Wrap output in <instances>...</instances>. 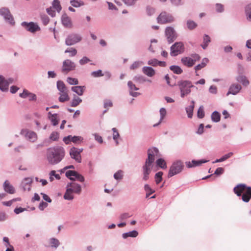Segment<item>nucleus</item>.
<instances>
[{"label": "nucleus", "mask_w": 251, "mask_h": 251, "mask_svg": "<svg viewBox=\"0 0 251 251\" xmlns=\"http://www.w3.org/2000/svg\"><path fill=\"white\" fill-rule=\"evenodd\" d=\"M158 150L156 148L149 149L148 151V158L146 160L145 163L143 166V179L147 181L149 178V175L151 173L152 163L154 161V156L157 155Z\"/></svg>", "instance_id": "nucleus-1"}, {"label": "nucleus", "mask_w": 251, "mask_h": 251, "mask_svg": "<svg viewBox=\"0 0 251 251\" xmlns=\"http://www.w3.org/2000/svg\"><path fill=\"white\" fill-rule=\"evenodd\" d=\"M65 152L62 147L50 148L48 150L47 157L49 163L55 164L59 163L64 157Z\"/></svg>", "instance_id": "nucleus-2"}, {"label": "nucleus", "mask_w": 251, "mask_h": 251, "mask_svg": "<svg viewBox=\"0 0 251 251\" xmlns=\"http://www.w3.org/2000/svg\"><path fill=\"white\" fill-rule=\"evenodd\" d=\"M57 87L59 91V101L61 102L68 101L70 100L68 95V90L63 81H58L57 82Z\"/></svg>", "instance_id": "nucleus-3"}, {"label": "nucleus", "mask_w": 251, "mask_h": 251, "mask_svg": "<svg viewBox=\"0 0 251 251\" xmlns=\"http://www.w3.org/2000/svg\"><path fill=\"white\" fill-rule=\"evenodd\" d=\"M201 59L200 56L198 54H193L190 56L183 57L181 59V63L185 66L190 68L195 64L196 62Z\"/></svg>", "instance_id": "nucleus-4"}, {"label": "nucleus", "mask_w": 251, "mask_h": 251, "mask_svg": "<svg viewBox=\"0 0 251 251\" xmlns=\"http://www.w3.org/2000/svg\"><path fill=\"white\" fill-rule=\"evenodd\" d=\"M181 93V97L184 98L191 92V88L193 87L191 81L187 80L180 81L178 82Z\"/></svg>", "instance_id": "nucleus-5"}, {"label": "nucleus", "mask_w": 251, "mask_h": 251, "mask_svg": "<svg viewBox=\"0 0 251 251\" xmlns=\"http://www.w3.org/2000/svg\"><path fill=\"white\" fill-rule=\"evenodd\" d=\"M183 167V162L180 160H177L175 162L170 169L168 176L172 177L179 173L182 170Z\"/></svg>", "instance_id": "nucleus-6"}, {"label": "nucleus", "mask_w": 251, "mask_h": 251, "mask_svg": "<svg viewBox=\"0 0 251 251\" xmlns=\"http://www.w3.org/2000/svg\"><path fill=\"white\" fill-rule=\"evenodd\" d=\"M184 50V45L181 42H176L171 47L170 54L175 56L182 53Z\"/></svg>", "instance_id": "nucleus-7"}, {"label": "nucleus", "mask_w": 251, "mask_h": 251, "mask_svg": "<svg viewBox=\"0 0 251 251\" xmlns=\"http://www.w3.org/2000/svg\"><path fill=\"white\" fill-rule=\"evenodd\" d=\"M81 40L82 37L79 34L72 33L67 36L65 43L67 46H72L80 42Z\"/></svg>", "instance_id": "nucleus-8"}, {"label": "nucleus", "mask_w": 251, "mask_h": 251, "mask_svg": "<svg viewBox=\"0 0 251 251\" xmlns=\"http://www.w3.org/2000/svg\"><path fill=\"white\" fill-rule=\"evenodd\" d=\"M158 23L164 24L174 21L173 17L166 12H161L157 18Z\"/></svg>", "instance_id": "nucleus-9"}, {"label": "nucleus", "mask_w": 251, "mask_h": 251, "mask_svg": "<svg viewBox=\"0 0 251 251\" xmlns=\"http://www.w3.org/2000/svg\"><path fill=\"white\" fill-rule=\"evenodd\" d=\"M75 68V63L70 59H66L63 62L62 72L65 73L74 70Z\"/></svg>", "instance_id": "nucleus-10"}, {"label": "nucleus", "mask_w": 251, "mask_h": 251, "mask_svg": "<svg viewBox=\"0 0 251 251\" xmlns=\"http://www.w3.org/2000/svg\"><path fill=\"white\" fill-rule=\"evenodd\" d=\"M66 176L72 180H77L80 182L84 181V177L75 171H68L66 173Z\"/></svg>", "instance_id": "nucleus-11"}, {"label": "nucleus", "mask_w": 251, "mask_h": 251, "mask_svg": "<svg viewBox=\"0 0 251 251\" xmlns=\"http://www.w3.org/2000/svg\"><path fill=\"white\" fill-rule=\"evenodd\" d=\"M21 134L24 136L27 139L32 142L36 141L37 139V135L35 132L26 129H22L21 131Z\"/></svg>", "instance_id": "nucleus-12"}, {"label": "nucleus", "mask_w": 251, "mask_h": 251, "mask_svg": "<svg viewBox=\"0 0 251 251\" xmlns=\"http://www.w3.org/2000/svg\"><path fill=\"white\" fill-rule=\"evenodd\" d=\"M0 15L2 16L10 24H13L14 23L13 18L8 8L3 7L0 9Z\"/></svg>", "instance_id": "nucleus-13"}, {"label": "nucleus", "mask_w": 251, "mask_h": 251, "mask_svg": "<svg viewBox=\"0 0 251 251\" xmlns=\"http://www.w3.org/2000/svg\"><path fill=\"white\" fill-rule=\"evenodd\" d=\"M22 25L27 31L30 32L34 33L40 30V28L38 25L33 22L29 23L23 22Z\"/></svg>", "instance_id": "nucleus-14"}, {"label": "nucleus", "mask_w": 251, "mask_h": 251, "mask_svg": "<svg viewBox=\"0 0 251 251\" xmlns=\"http://www.w3.org/2000/svg\"><path fill=\"white\" fill-rule=\"evenodd\" d=\"M81 151L82 150H79L74 147L71 149L70 154L72 158L75 159L78 162H80L81 158L80 153Z\"/></svg>", "instance_id": "nucleus-15"}, {"label": "nucleus", "mask_w": 251, "mask_h": 251, "mask_svg": "<svg viewBox=\"0 0 251 251\" xmlns=\"http://www.w3.org/2000/svg\"><path fill=\"white\" fill-rule=\"evenodd\" d=\"M165 33L169 43L173 42L176 37L174 28L171 27H168L166 28Z\"/></svg>", "instance_id": "nucleus-16"}, {"label": "nucleus", "mask_w": 251, "mask_h": 251, "mask_svg": "<svg viewBox=\"0 0 251 251\" xmlns=\"http://www.w3.org/2000/svg\"><path fill=\"white\" fill-rule=\"evenodd\" d=\"M83 138L81 136H72L71 135L65 137L63 139L64 142L68 144L71 141L75 143H78L82 142Z\"/></svg>", "instance_id": "nucleus-17"}, {"label": "nucleus", "mask_w": 251, "mask_h": 251, "mask_svg": "<svg viewBox=\"0 0 251 251\" xmlns=\"http://www.w3.org/2000/svg\"><path fill=\"white\" fill-rule=\"evenodd\" d=\"M12 82L11 79H9L8 81L2 75H0V89L2 91H7L9 84Z\"/></svg>", "instance_id": "nucleus-18"}, {"label": "nucleus", "mask_w": 251, "mask_h": 251, "mask_svg": "<svg viewBox=\"0 0 251 251\" xmlns=\"http://www.w3.org/2000/svg\"><path fill=\"white\" fill-rule=\"evenodd\" d=\"M248 187L243 184L237 185L234 188V192L238 196H241L243 192H245Z\"/></svg>", "instance_id": "nucleus-19"}, {"label": "nucleus", "mask_w": 251, "mask_h": 251, "mask_svg": "<svg viewBox=\"0 0 251 251\" xmlns=\"http://www.w3.org/2000/svg\"><path fill=\"white\" fill-rule=\"evenodd\" d=\"M67 187H69V188H70L73 193L80 194L81 191V186L74 182L68 184Z\"/></svg>", "instance_id": "nucleus-20"}, {"label": "nucleus", "mask_w": 251, "mask_h": 251, "mask_svg": "<svg viewBox=\"0 0 251 251\" xmlns=\"http://www.w3.org/2000/svg\"><path fill=\"white\" fill-rule=\"evenodd\" d=\"M208 161L202 159L200 160H192V162H186V165L188 168H192L198 166H200L202 163L207 162Z\"/></svg>", "instance_id": "nucleus-21"}, {"label": "nucleus", "mask_w": 251, "mask_h": 251, "mask_svg": "<svg viewBox=\"0 0 251 251\" xmlns=\"http://www.w3.org/2000/svg\"><path fill=\"white\" fill-rule=\"evenodd\" d=\"M3 189L6 192L10 194H13L15 192L14 187L10 183L9 181L8 180H6L4 182Z\"/></svg>", "instance_id": "nucleus-22"}, {"label": "nucleus", "mask_w": 251, "mask_h": 251, "mask_svg": "<svg viewBox=\"0 0 251 251\" xmlns=\"http://www.w3.org/2000/svg\"><path fill=\"white\" fill-rule=\"evenodd\" d=\"M241 89V86L238 84H232L229 88V91L227 95H228L229 94L233 95H236L237 94Z\"/></svg>", "instance_id": "nucleus-23"}, {"label": "nucleus", "mask_w": 251, "mask_h": 251, "mask_svg": "<svg viewBox=\"0 0 251 251\" xmlns=\"http://www.w3.org/2000/svg\"><path fill=\"white\" fill-rule=\"evenodd\" d=\"M251 198V187H248L247 190L242 196V200L245 202H249Z\"/></svg>", "instance_id": "nucleus-24"}, {"label": "nucleus", "mask_w": 251, "mask_h": 251, "mask_svg": "<svg viewBox=\"0 0 251 251\" xmlns=\"http://www.w3.org/2000/svg\"><path fill=\"white\" fill-rule=\"evenodd\" d=\"M84 86H76L71 88V90L79 96H82L85 91Z\"/></svg>", "instance_id": "nucleus-25"}, {"label": "nucleus", "mask_w": 251, "mask_h": 251, "mask_svg": "<svg viewBox=\"0 0 251 251\" xmlns=\"http://www.w3.org/2000/svg\"><path fill=\"white\" fill-rule=\"evenodd\" d=\"M127 84L130 90V94L132 96L137 97L140 94L139 93L133 92V91L138 90L139 88L136 87L131 81H129Z\"/></svg>", "instance_id": "nucleus-26"}, {"label": "nucleus", "mask_w": 251, "mask_h": 251, "mask_svg": "<svg viewBox=\"0 0 251 251\" xmlns=\"http://www.w3.org/2000/svg\"><path fill=\"white\" fill-rule=\"evenodd\" d=\"M142 71L144 74L150 77H152L155 75V71L150 67H143Z\"/></svg>", "instance_id": "nucleus-27"}, {"label": "nucleus", "mask_w": 251, "mask_h": 251, "mask_svg": "<svg viewBox=\"0 0 251 251\" xmlns=\"http://www.w3.org/2000/svg\"><path fill=\"white\" fill-rule=\"evenodd\" d=\"M62 22L63 25L67 27L70 28L72 26L70 18L66 15L62 16Z\"/></svg>", "instance_id": "nucleus-28"}, {"label": "nucleus", "mask_w": 251, "mask_h": 251, "mask_svg": "<svg viewBox=\"0 0 251 251\" xmlns=\"http://www.w3.org/2000/svg\"><path fill=\"white\" fill-rule=\"evenodd\" d=\"M237 80L243 85L246 86L249 85V81L247 77L244 75H239L236 78Z\"/></svg>", "instance_id": "nucleus-29"}, {"label": "nucleus", "mask_w": 251, "mask_h": 251, "mask_svg": "<svg viewBox=\"0 0 251 251\" xmlns=\"http://www.w3.org/2000/svg\"><path fill=\"white\" fill-rule=\"evenodd\" d=\"M208 62V59L207 58H203L202 60V62L195 67V70L196 72H197L198 71H199L201 69L203 68L204 67H205Z\"/></svg>", "instance_id": "nucleus-30"}, {"label": "nucleus", "mask_w": 251, "mask_h": 251, "mask_svg": "<svg viewBox=\"0 0 251 251\" xmlns=\"http://www.w3.org/2000/svg\"><path fill=\"white\" fill-rule=\"evenodd\" d=\"M73 193V192L69 188V187H67L66 192L64 195V198L68 200H73L74 199Z\"/></svg>", "instance_id": "nucleus-31"}, {"label": "nucleus", "mask_w": 251, "mask_h": 251, "mask_svg": "<svg viewBox=\"0 0 251 251\" xmlns=\"http://www.w3.org/2000/svg\"><path fill=\"white\" fill-rule=\"evenodd\" d=\"M138 232L136 230H133L127 233L123 234V237L125 239L127 238L128 237H136L138 236Z\"/></svg>", "instance_id": "nucleus-32"}, {"label": "nucleus", "mask_w": 251, "mask_h": 251, "mask_svg": "<svg viewBox=\"0 0 251 251\" xmlns=\"http://www.w3.org/2000/svg\"><path fill=\"white\" fill-rule=\"evenodd\" d=\"M194 101H192V104L186 108V111L189 118H192L194 108Z\"/></svg>", "instance_id": "nucleus-33"}, {"label": "nucleus", "mask_w": 251, "mask_h": 251, "mask_svg": "<svg viewBox=\"0 0 251 251\" xmlns=\"http://www.w3.org/2000/svg\"><path fill=\"white\" fill-rule=\"evenodd\" d=\"M49 119L52 123L53 126H56L58 124V120L56 114H51L50 112L49 113Z\"/></svg>", "instance_id": "nucleus-34"}, {"label": "nucleus", "mask_w": 251, "mask_h": 251, "mask_svg": "<svg viewBox=\"0 0 251 251\" xmlns=\"http://www.w3.org/2000/svg\"><path fill=\"white\" fill-rule=\"evenodd\" d=\"M187 27L190 30H193L197 26V24L194 21L189 20L186 23Z\"/></svg>", "instance_id": "nucleus-35"}, {"label": "nucleus", "mask_w": 251, "mask_h": 251, "mask_svg": "<svg viewBox=\"0 0 251 251\" xmlns=\"http://www.w3.org/2000/svg\"><path fill=\"white\" fill-rule=\"evenodd\" d=\"M221 118L220 114L217 111H214L212 113L211 119L214 122H218Z\"/></svg>", "instance_id": "nucleus-36"}, {"label": "nucleus", "mask_w": 251, "mask_h": 251, "mask_svg": "<svg viewBox=\"0 0 251 251\" xmlns=\"http://www.w3.org/2000/svg\"><path fill=\"white\" fill-rule=\"evenodd\" d=\"M245 12L247 19L251 21V3L247 5L245 9Z\"/></svg>", "instance_id": "nucleus-37"}, {"label": "nucleus", "mask_w": 251, "mask_h": 251, "mask_svg": "<svg viewBox=\"0 0 251 251\" xmlns=\"http://www.w3.org/2000/svg\"><path fill=\"white\" fill-rule=\"evenodd\" d=\"M156 163L158 166L162 169H166L167 168L166 163L165 160L162 158L157 159Z\"/></svg>", "instance_id": "nucleus-38"}, {"label": "nucleus", "mask_w": 251, "mask_h": 251, "mask_svg": "<svg viewBox=\"0 0 251 251\" xmlns=\"http://www.w3.org/2000/svg\"><path fill=\"white\" fill-rule=\"evenodd\" d=\"M81 101L82 100L80 98L78 97H75L72 100L71 106L73 107H75L81 102Z\"/></svg>", "instance_id": "nucleus-39"}, {"label": "nucleus", "mask_w": 251, "mask_h": 251, "mask_svg": "<svg viewBox=\"0 0 251 251\" xmlns=\"http://www.w3.org/2000/svg\"><path fill=\"white\" fill-rule=\"evenodd\" d=\"M174 73L176 74H180L182 72V70L178 66H172L170 68Z\"/></svg>", "instance_id": "nucleus-40"}, {"label": "nucleus", "mask_w": 251, "mask_h": 251, "mask_svg": "<svg viewBox=\"0 0 251 251\" xmlns=\"http://www.w3.org/2000/svg\"><path fill=\"white\" fill-rule=\"evenodd\" d=\"M210 42V37L207 35H205L203 37V44L201 45V47L203 49H205L208 46V43Z\"/></svg>", "instance_id": "nucleus-41"}, {"label": "nucleus", "mask_w": 251, "mask_h": 251, "mask_svg": "<svg viewBox=\"0 0 251 251\" xmlns=\"http://www.w3.org/2000/svg\"><path fill=\"white\" fill-rule=\"evenodd\" d=\"M233 155V153L232 152H229L226 154H225V155H224L223 157H222L220 159H217L215 162L217 163V162H223L226 159H227L228 158H229V157H230L232 155Z\"/></svg>", "instance_id": "nucleus-42"}, {"label": "nucleus", "mask_w": 251, "mask_h": 251, "mask_svg": "<svg viewBox=\"0 0 251 251\" xmlns=\"http://www.w3.org/2000/svg\"><path fill=\"white\" fill-rule=\"evenodd\" d=\"M65 53H70V56L73 57L75 56L77 53V50L74 48H68L65 51Z\"/></svg>", "instance_id": "nucleus-43"}, {"label": "nucleus", "mask_w": 251, "mask_h": 251, "mask_svg": "<svg viewBox=\"0 0 251 251\" xmlns=\"http://www.w3.org/2000/svg\"><path fill=\"white\" fill-rule=\"evenodd\" d=\"M162 175H163V173L162 172H159L155 174V179L156 183L157 184H159L162 181Z\"/></svg>", "instance_id": "nucleus-44"}, {"label": "nucleus", "mask_w": 251, "mask_h": 251, "mask_svg": "<svg viewBox=\"0 0 251 251\" xmlns=\"http://www.w3.org/2000/svg\"><path fill=\"white\" fill-rule=\"evenodd\" d=\"M144 188L147 192L146 197H149L152 193L154 192V191L152 190L150 186L148 184H146L145 185Z\"/></svg>", "instance_id": "nucleus-45"}, {"label": "nucleus", "mask_w": 251, "mask_h": 251, "mask_svg": "<svg viewBox=\"0 0 251 251\" xmlns=\"http://www.w3.org/2000/svg\"><path fill=\"white\" fill-rule=\"evenodd\" d=\"M67 81L71 85H76L78 84L77 79L69 77L67 78Z\"/></svg>", "instance_id": "nucleus-46"}, {"label": "nucleus", "mask_w": 251, "mask_h": 251, "mask_svg": "<svg viewBox=\"0 0 251 251\" xmlns=\"http://www.w3.org/2000/svg\"><path fill=\"white\" fill-rule=\"evenodd\" d=\"M198 117L199 118H203L204 116V112L203 110V106H201L198 110L197 113Z\"/></svg>", "instance_id": "nucleus-47"}, {"label": "nucleus", "mask_w": 251, "mask_h": 251, "mask_svg": "<svg viewBox=\"0 0 251 251\" xmlns=\"http://www.w3.org/2000/svg\"><path fill=\"white\" fill-rule=\"evenodd\" d=\"M91 75L94 77H98L103 76L104 74L102 73L101 70H99L97 71L92 72Z\"/></svg>", "instance_id": "nucleus-48"}, {"label": "nucleus", "mask_w": 251, "mask_h": 251, "mask_svg": "<svg viewBox=\"0 0 251 251\" xmlns=\"http://www.w3.org/2000/svg\"><path fill=\"white\" fill-rule=\"evenodd\" d=\"M50 245L52 247H57L59 245V241L55 238H51L50 240Z\"/></svg>", "instance_id": "nucleus-49"}, {"label": "nucleus", "mask_w": 251, "mask_h": 251, "mask_svg": "<svg viewBox=\"0 0 251 251\" xmlns=\"http://www.w3.org/2000/svg\"><path fill=\"white\" fill-rule=\"evenodd\" d=\"M112 130L113 131V138L116 141V145L118 144L117 139L119 137V134L116 128H113Z\"/></svg>", "instance_id": "nucleus-50"}, {"label": "nucleus", "mask_w": 251, "mask_h": 251, "mask_svg": "<svg viewBox=\"0 0 251 251\" xmlns=\"http://www.w3.org/2000/svg\"><path fill=\"white\" fill-rule=\"evenodd\" d=\"M53 7L58 12H59L61 9V7L60 5L59 1L58 0H54L53 2Z\"/></svg>", "instance_id": "nucleus-51"}, {"label": "nucleus", "mask_w": 251, "mask_h": 251, "mask_svg": "<svg viewBox=\"0 0 251 251\" xmlns=\"http://www.w3.org/2000/svg\"><path fill=\"white\" fill-rule=\"evenodd\" d=\"M71 3L74 7H77L81 5H83L84 3L82 1H78L75 0H73L71 1Z\"/></svg>", "instance_id": "nucleus-52"}, {"label": "nucleus", "mask_w": 251, "mask_h": 251, "mask_svg": "<svg viewBox=\"0 0 251 251\" xmlns=\"http://www.w3.org/2000/svg\"><path fill=\"white\" fill-rule=\"evenodd\" d=\"M113 106L112 101L109 100H105L104 101V107L107 110Z\"/></svg>", "instance_id": "nucleus-53"}, {"label": "nucleus", "mask_w": 251, "mask_h": 251, "mask_svg": "<svg viewBox=\"0 0 251 251\" xmlns=\"http://www.w3.org/2000/svg\"><path fill=\"white\" fill-rule=\"evenodd\" d=\"M123 172L122 171H119L114 175V177L117 180L121 179L123 178Z\"/></svg>", "instance_id": "nucleus-54"}, {"label": "nucleus", "mask_w": 251, "mask_h": 251, "mask_svg": "<svg viewBox=\"0 0 251 251\" xmlns=\"http://www.w3.org/2000/svg\"><path fill=\"white\" fill-rule=\"evenodd\" d=\"M50 138L52 141H56L59 138V134L57 132H53L50 134Z\"/></svg>", "instance_id": "nucleus-55"}, {"label": "nucleus", "mask_w": 251, "mask_h": 251, "mask_svg": "<svg viewBox=\"0 0 251 251\" xmlns=\"http://www.w3.org/2000/svg\"><path fill=\"white\" fill-rule=\"evenodd\" d=\"M216 10L218 12H222L224 10V5L221 3H217L215 5Z\"/></svg>", "instance_id": "nucleus-56"}, {"label": "nucleus", "mask_w": 251, "mask_h": 251, "mask_svg": "<svg viewBox=\"0 0 251 251\" xmlns=\"http://www.w3.org/2000/svg\"><path fill=\"white\" fill-rule=\"evenodd\" d=\"M91 60L87 57L84 56L79 61V63L81 65H83L89 62Z\"/></svg>", "instance_id": "nucleus-57"}, {"label": "nucleus", "mask_w": 251, "mask_h": 251, "mask_svg": "<svg viewBox=\"0 0 251 251\" xmlns=\"http://www.w3.org/2000/svg\"><path fill=\"white\" fill-rule=\"evenodd\" d=\"M146 11L148 15L151 16L155 12V9L150 6H148L146 8Z\"/></svg>", "instance_id": "nucleus-58"}, {"label": "nucleus", "mask_w": 251, "mask_h": 251, "mask_svg": "<svg viewBox=\"0 0 251 251\" xmlns=\"http://www.w3.org/2000/svg\"><path fill=\"white\" fill-rule=\"evenodd\" d=\"M142 64V63L141 62H139V61L135 62L130 66V69L132 70L136 69L138 68Z\"/></svg>", "instance_id": "nucleus-59"}, {"label": "nucleus", "mask_w": 251, "mask_h": 251, "mask_svg": "<svg viewBox=\"0 0 251 251\" xmlns=\"http://www.w3.org/2000/svg\"><path fill=\"white\" fill-rule=\"evenodd\" d=\"M148 64L151 66H156L158 64V61L156 59H151L148 61Z\"/></svg>", "instance_id": "nucleus-60"}, {"label": "nucleus", "mask_w": 251, "mask_h": 251, "mask_svg": "<svg viewBox=\"0 0 251 251\" xmlns=\"http://www.w3.org/2000/svg\"><path fill=\"white\" fill-rule=\"evenodd\" d=\"M160 116H161L160 120V122H161V121L164 118V117H165V115L166 114V109L165 108H161L160 109Z\"/></svg>", "instance_id": "nucleus-61"}, {"label": "nucleus", "mask_w": 251, "mask_h": 251, "mask_svg": "<svg viewBox=\"0 0 251 251\" xmlns=\"http://www.w3.org/2000/svg\"><path fill=\"white\" fill-rule=\"evenodd\" d=\"M31 93L29 92L26 90H24L22 93L20 94V96L22 98H26L29 96V95Z\"/></svg>", "instance_id": "nucleus-62"}, {"label": "nucleus", "mask_w": 251, "mask_h": 251, "mask_svg": "<svg viewBox=\"0 0 251 251\" xmlns=\"http://www.w3.org/2000/svg\"><path fill=\"white\" fill-rule=\"evenodd\" d=\"M224 169L223 168H221V167H219L218 168L216 169V170H215V174L217 175H221L224 172Z\"/></svg>", "instance_id": "nucleus-63"}, {"label": "nucleus", "mask_w": 251, "mask_h": 251, "mask_svg": "<svg viewBox=\"0 0 251 251\" xmlns=\"http://www.w3.org/2000/svg\"><path fill=\"white\" fill-rule=\"evenodd\" d=\"M48 206V203L46 202L42 201L41 202L39 206V208L41 210H43L45 208L47 207Z\"/></svg>", "instance_id": "nucleus-64"}]
</instances>
